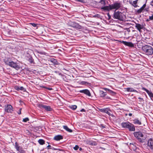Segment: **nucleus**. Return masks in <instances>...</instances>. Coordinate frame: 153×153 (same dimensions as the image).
<instances>
[{"mask_svg":"<svg viewBox=\"0 0 153 153\" xmlns=\"http://www.w3.org/2000/svg\"><path fill=\"white\" fill-rule=\"evenodd\" d=\"M63 128L64 129L68 131L69 132H72V130L69 129L67 126H63Z\"/></svg>","mask_w":153,"mask_h":153,"instance_id":"5701e85b","label":"nucleus"},{"mask_svg":"<svg viewBox=\"0 0 153 153\" xmlns=\"http://www.w3.org/2000/svg\"><path fill=\"white\" fill-rule=\"evenodd\" d=\"M79 148V147L78 145H76L74 147V149L75 150H77Z\"/></svg>","mask_w":153,"mask_h":153,"instance_id":"f704fd0d","label":"nucleus"},{"mask_svg":"<svg viewBox=\"0 0 153 153\" xmlns=\"http://www.w3.org/2000/svg\"><path fill=\"white\" fill-rule=\"evenodd\" d=\"M98 16H99L98 14H97V15H96L95 16H94V17H98Z\"/></svg>","mask_w":153,"mask_h":153,"instance_id":"09e8293b","label":"nucleus"},{"mask_svg":"<svg viewBox=\"0 0 153 153\" xmlns=\"http://www.w3.org/2000/svg\"><path fill=\"white\" fill-rule=\"evenodd\" d=\"M51 146L50 145H48L47 146V147L48 149H53V148H51Z\"/></svg>","mask_w":153,"mask_h":153,"instance_id":"a19ab883","label":"nucleus"},{"mask_svg":"<svg viewBox=\"0 0 153 153\" xmlns=\"http://www.w3.org/2000/svg\"><path fill=\"white\" fill-rule=\"evenodd\" d=\"M24 90V88L23 87L21 86L19 87V90H21V91H23Z\"/></svg>","mask_w":153,"mask_h":153,"instance_id":"ea45409f","label":"nucleus"},{"mask_svg":"<svg viewBox=\"0 0 153 153\" xmlns=\"http://www.w3.org/2000/svg\"><path fill=\"white\" fill-rule=\"evenodd\" d=\"M85 111V110L84 109H82L80 111L81 112Z\"/></svg>","mask_w":153,"mask_h":153,"instance_id":"de8ad7c7","label":"nucleus"},{"mask_svg":"<svg viewBox=\"0 0 153 153\" xmlns=\"http://www.w3.org/2000/svg\"><path fill=\"white\" fill-rule=\"evenodd\" d=\"M142 89L145 91L151 97H153V94L151 91H150L144 88H142Z\"/></svg>","mask_w":153,"mask_h":153,"instance_id":"f3484780","label":"nucleus"},{"mask_svg":"<svg viewBox=\"0 0 153 153\" xmlns=\"http://www.w3.org/2000/svg\"><path fill=\"white\" fill-rule=\"evenodd\" d=\"M91 144L92 145L95 146L97 145V143L95 142H94L92 143H91Z\"/></svg>","mask_w":153,"mask_h":153,"instance_id":"37998d69","label":"nucleus"},{"mask_svg":"<svg viewBox=\"0 0 153 153\" xmlns=\"http://www.w3.org/2000/svg\"><path fill=\"white\" fill-rule=\"evenodd\" d=\"M125 15L123 13L119 11H114L113 18L114 19H118L120 21H123L124 19V17Z\"/></svg>","mask_w":153,"mask_h":153,"instance_id":"20e7f679","label":"nucleus"},{"mask_svg":"<svg viewBox=\"0 0 153 153\" xmlns=\"http://www.w3.org/2000/svg\"><path fill=\"white\" fill-rule=\"evenodd\" d=\"M99 2L101 3L103 6H104L105 5V1L104 0H99Z\"/></svg>","mask_w":153,"mask_h":153,"instance_id":"a878e982","label":"nucleus"},{"mask_svg":"<svg viewBox=\"0 0 153 153\" xmlns=\"http://www.w3.org/2000/svg\"><path fill=\"white\" fill-rule=\"evenodd\" d=\"M143 10L141 9V8H140V9L138 10L137 11V13L138 14H140V13L142 12V11Z\"/></svg>","mask_w":153,"mask_h":153,"instance_id":"c756f323","label":"nucleus"},{"mask_svg":"<svg viewBox=\"0 0 153 153\" xmlns=\"http://www.w3.org/2000/svg\"><path fill=\"white\" fill-rule=\"evenodd\" d=\"M103 89H104L105 90L107 91H108V90H110L109 89H108V88H103Z\"/></svg>","mask_w":153,"mask_h":153,"instance_id":"49530a36","label":"nucleus"},{"mask_svg":"<svg viewBox=\"0 0 153 153\" xmlns=\"http://www.w3.org/2000/svg\"><path fill=\"white\" fill-rule=\"evenodd\" d=\"M107 15H108V20L110 19H111V16L110 15V14H109V13H108Z\"/></svg>","mask_w":153,"mask_h":153,"instance_id":"79ce46f5","label":"nucleus"},{"mask_svg":"<svg viewBox=\"0 0 153 153\" xmlns=\"http://www.w3.org/2000/svg\"><path fill=\"white\" fill-rule=\"evenodd\" d=\"M5 63L6 65L17 70L20 68V67L17 65V64L13 61L9 62L8 61H6L5 62Z\"/></svg>","mask_w":153,"mask_h":153,"instance_id":"39448f33","label":"nucleus"},{"mask_svg":"<svg viewBox=\"0 0 153 153\" xmlns=\"http://www.w3.org/2000/svg\"><path fill=\"white\" fill-rule=\"evenodd\" d=\"M122 42L125 45L131 47H133L134 46V44L131 42H128L123 41Z\"/></svg>","mask_w":153,"mask_h":153,"instance_id":"ddd939ff","label":"nucleus"},{"mask_svg":"<svg viewBox=\"0 0 153 153\" xmlns=\"http://www.w3.org/2000/svg\"><path fill=\"white\" fill-rule=\"evenodd\" d=\"M82 150V149L81 148H79V150L80 151H81V150Z\"/></svg>","mask_w":153,"mask_h":153,"instance_id":"603ef678","label":"nucleus"},{"mask_svg":"<svg viewBox=\"0 0 153 153\" xmlns=\"http://www.w3.org/2000/svg\"><path fill=\"white\" fill-rule=\"evenodd\" d=\"M79 92L81 93H84L88 96H91V94L89 91L88 89H84L80 90L79 91Z\"/></svg>","mask_w":153,"mask_h":153,"instance_id":"f8f14e48","label":"nucleus"},{"mask_svg":"<svg viewBox=\"0 0 153 153\" xmlns=\"http://www.w3.org/2000/svg\"><path fill=\"white\" fill-rule=\"evenodd\" d=\"M20 153H25V152L24 150L21 149L19 151Z\"/></svg>","mask_w":153,"mask_h":153,"instance_id":"473e14b6","label":"nucleus"},{"mask_svg":"<svg viewBox=\"0 0 153 153\" xmlns=\"http://www.w3.org/2000/svg\"><path fill=\"white\" fill-rule=\"evenodd\" d=\"M100 126H101V127H102L103 128H105V126H104L103 124H101L100 125Z\"/></svg>","mask_w":153,"mask_h":153,"instance_id":"a18cd8bd","label":"nucleus"},{"mask_svg":"<svg viewBox=\"0 0 153 153\" xmlns=\"http://www.w3.org/2000/svg\"><path fill=\"white\" fill-rule=\"evenodd\" d=\"M138 98L139 99H140V100H143V99H142L140 97H139Z\"/></svg>","mask_w":153,"mask_h":153,"instance_id":"3c124183","label":"nucleus"},{"mask_svg":"<svg viewBox=\"0 0 153 153\" xmlns=\"http://www.w3.org/2000/svg\"><path fill=\"white\" fill-rule=\"evenodd\" d=\"M16 144V148L17 151H19L21 149H20L19 146L17 144V142L15 143Z\"/></svg>","mask_w":153,"mask_h":153,"instance_id":"c85d7f7f","label":"nucleus"},{"mask_svg":"<svg viewBox=\"0 0 153 153\" xmlns=\"http://www.w3.org/2000/svg\"><path fill=\"white\" fill-rule=\"evenodd\" d=\"M38 143L41 145H42L45 144V141L43 139H39L38 141Z\"/></svg>","mask_w":153,"mask_h":153,"instance_id":"393cba45","label":"nucleus"},{"mask_svg":"<svg viewBox=\"0 0 153 153\" xmlns=\"http://www.w3.org/2000/svg\"><path fill=\"white\" fill-rule=\"evenodd\" d=\"M133 123L135 125H140L142 124L141 120L138 118L134 119L133 120Z\"/></svg>","mask_w":153,"mask_h":153,"instance_id":"9d476101","label":"nucleus"},{"mask_svg":"<svg viewBox=\"0 0 153 153\" xmlns=\"http://www.w3.org/2000/svg\"><path fill=\"white\" fill-rule=\"evenodd\" d=\"M42 87L46 89H47L49 90H51L53 89L51 88H48L45 86H43Z\"/></svg>","mask_w":153,"mask_h":153,"instance_id":"72a5a7b5","label":"nucleus"},{"mask_svg":"<svg viewBox=\"0 0 153 153\" xmlns=\"http://www.w3.org/2000/svg\"><path fill=\"white\" fill-rule=\"evenodd\" d=\"M128 115L129 116H132V114L131 113H129V114H128Z\"/></svg>","mask_w":153,"mask_h":153,"instance_id":"8fccbe9b","label":"nucleus"},{"mask_svg":"<svg viewBox=\"0 0 153 153\" xmlns=\"http://www.w3.org/2000/svg\"><path fill=\"white\" fill-rule=\"evenodd\" d=\"M107 98L108 99H109V97H107Z\"/></svg>","mask_w":153,"mask_h":153,"instance_id":"5fc2aeb1","label":"nucleus"},{"mask_svg":"<svg viewBox=\"0 0 153 153\" xmlns=\"http://www.w3.org/2000/svg\"><path fill=\"white\" fill-rule=\"evenodd\" d=\"M4 110L5 112L12 113L13 111V107L10 105H7V106H5Z\"/></svg>","mask_w":153,"mask_h":153,"instance_id":"0eeeda50","label":"nucleus"},{"mask_svg":"<svg viewBox=\"0 0 153 153\" xmlns=\"http://www.w3.org/2000/svg\"><path fill=\"white\" fill-rule=\"evenodd\" d=\"M49 61L53 63L54 65H58L59 64V63L57 61V60L51 58L50 59Z\"/></svg>","mask_w":153,"mask_h":153,"instance_id":"dca6fc26","label":"nucleus"},{"mask_svg":"<svg viewBox=\"0 0 153 153\" xmlns=\"http://www.w3.org/2000/svg\"><path fill=\"white\" fill-rule=\"evenodd\" d=\"M30 24L31 25H32L34 27H36L37 25L36 24L34 23H30Z\"/></svg>","mask_w":153,"mask_h":153,"instance_id":"4c0bfd02","label":"nucleus"},{"mask_svg":"<svg viewBox=\"0 0 153 153\" xmlns=\"http://www.w3.org/2000/svg\"><path fill=\"white\" fill-rule=\"evenodd\" d=\"M127 91L128 92H137L136 90L133 89V88H128L126 89Z\"/></svg>","mask_w":153,"mask_h":153,"instance_id":"4be33fe9","label":"nucleus"},{"mask_svg":"<svg viewBox=\"0 0 153 153\" xmlns=\"http://www.w3.org/2000/svg\"><path fill=\"white\" fill-rule=\"evenodd\" d=\"M38 105L40 108H44L47 111H51L52 110V108L50 106H47L42 104H39Z\"/></svg>","mask_w":153,"mask_h":153,"instance_id":"423d86ee","label":"nucleus"},{"mask_svg":"<svg viewBox=\"0 0 153 153\" xmlns=\"http://www.w3.org/2000/svg\"><path fill=\"white\" fill-rule=\"evenodd\" d=\"M28 60L31 63H34V60L32 58V57L31 56H30L28 57Z\"/></svg>","mask_w":153,"mask_h":153,"instance_id":"b1692460","label":"nucleus"},{"mask_svg":"<svg viewBox=\"0 0 153 153\" xmlns=\"http://www.w3.org/2000/svg\"><path fill=\"white\" fill-rule=\"evenodd\" d=\"M134 137L137 139L139 141L142 143L144 142L145 138L143 137V135L141 132H134Z\"/></svg>","mask_w":153,"mask_h":153,"instance_id":"7ed1b4c3","label":"nucleus"},{"mask_svg":"<svg viewBox=\"0 0 153 153\" xmlns=\"http://www.w3.org/2000/svg\"><path fill=\"white\" fill-rule=\"evenodd\" d=\"M69 107L71 108L73 110H75L77 107L76 105H72L70 106Z\"/></svg>","mask_w":153,"mask_h":153,"instance_id":"bb28decb","label":"nucleus"},{"mask_svg":"<svg viewBox=\"0 0 153 153\" xmlns=\"http://www.w3.org/2000/svg\"><path fill=\"white\" fill-rule=\"evenodd\" d=\"M135 27L140 32L141 29H143L144 27L143 25H141L139 23H135Z\"/></svg>","mask_w":153,"mask_h":153,"instance_id":"6e6552de","label":"nucleus"},{"mask_svg":"<svg viewBox=\"0 0 153 153\" xmlns=\"http://www.w3.org/2000/svg\"><path fill=\"white\" fill-rule=\"evenodd\" d=\"M152 98H153V97Z\"/></svg>","mask_w":153,"mask_h":153,"instance_id":"4d7b16f0","label":"nucleus"},{"mask_svg":"<svg viewBox=\"0 0 153 153\" xmlns=\"http://www.w3.org/2000/svg\"><path fill=\"white\" fill-rule=\"evenodd\" d=\"M146 3L144 4L140 8L142 9L143 10L144 9V8L146 7Z\"/></svg>","mask_w":153,"mask_h":153,"instance_id":"c9c22d12","label":"nucleus"},{"mask_svg":"<svg viewBox=\"0 0 153 153\" xmlns=\"http://www.w3.org/2000/svg\"><path fill=\"white\" fill-rule=\"evenodd\" d=\"M121 4L119 2H116L114 4H110L108 6L102 7L101 8V10L104 11H109L113 9L117 10L121 7Z\"/></svg>","mask_w":153,"mask_h":153,"instance_id":"f257e3e1","label":"nucleus"},{"mask_svg":"<svg viewBox=\"0 0 153 153\" xmlns=\"http://www.w3.org/2000/svg\"><path fill=\"white\" fill-rule=\"evenodd\" d=\"M130 123L128 122H123L121 124V125L123 128H127Z\"/></svg>","mask_w":153,"mask_h":153,"instance_id":"2eb2a0df","label":"nucleus"},{"mask_svg":"<svg viewBox=\"0 0 153 153\" xmlns=\"http://www.w3.org/2000/svg\"><path fill=\"white\" fill-rule=\"evenodd\" d=\"M1 106V105L0 104V106Z\"/></svg>","mask_w":153,"mask_h":153,"instance_id":"6e6d98bb","label":"nucleus"},{"mask_svg":"<svg viewBox=\"0 0 153 153\" xmlns=\"http://www.w3.org/2000/svg\"><path fill=\"white\" fill-rule=\"evenodd\" d=\"M149 20H149V19H147V21H149Z\"/></svg>","mask_w":153,"mask_h":153,"instance_id":"864d4df0","label":"nucleus"},{"mask_svg":"<svg viewBox=\"0 0 153 153\" xmlns=\"http://www.w3.org/2000/svg\"><path fill=\"white\" fill-rule=\"evenodd\" d=\"M29 118L27 117H26V118H25L23 119V121L25 122H27V121H29Z\"/></svg>","mask_w":153,"mask_h":153,"instance_id":"2f4dec72","label":"nucleus"},{"mask_svg":"<svg viewBox=\"0 0 153 153\" xmlns=\"http://www.w3.org/2000/svg\"><path fill=\"white\" fill-rule=\"evenodd\" d=\"M22 110V108H20L19 110V111L18 112V114H21V111Z\"/></svg>","mask_w":153,"mask_h":153,"instance_id":"c03bdc74","label":"nucleus"},{"mask_svg":"<svg viewBox=\"0 0 153 153\" xmlns=\"http://www.w3.org/2000/svg\"><path fill=\"white\" fill-rule=\"evenodd\" d=\"M14 88H15V89L17 91L19 90V87L17 86H15Z\"/></svg>","mask_w":153,"mask_h":153,"instance_id":"e433bc0d","label":"nucleus"},{"mask_svg":"<svg viewBox=\"0 0 153 153\" xmlns=\"http://www.w3.org/2000/svg\"><path fill=\"white\" fill-rule=\"evenodd\" d=\"M108 110H109L108 108H105L104 109H101L100 111L102 112L105 113L108 115H110V114L108 111Z\"/></svg>","mask_w":153,"mask_h":153,"instance_id":"412c9836","label":"nucleus"},{"mask_svg":"<svg viewBox=\"0 0 153 153\" xmlns=\"http://www.w3.org/2000/svg\"><path fill=\"white\" fill-rule=\"evenodd\" d=\"M63 138V137L62 136L59 135L55 136L54 138V139L55 140L58 141L62 139Z\"/></svg>","mask_w":153,"mask_h":153,"instance_id":"a211bd4d","label":"nucleus"},{"mask_svg":"<svg viewBox=\"0 0 153 153\" xmlns=\"http://www.w3.org/2000/svg\"><path fill=\"white\" fill-rule=\"evenodd\" d=\"M108 91H109V93L113 96L114 95L116 94V93L110 90V89L108 90Z\"/></svg>","mask_w":153,"mask_h":153,"instance_id":"cd10ccee","label":"nucleus"},{"mask_svg":"<svg viewBox=\"0 0 153 153\" xmlns=\"http://www.w3.org/2000/svg\"><path fill=\"white\" fill-rule=\"evenodd\" d=\"M142 50L147 55H152L153 53L152 47L149 45H146L143 46Z\"/></svg>","mask_w":153,"mask_h":153,"instance_id":"f03ea898","label":"nucleus"},{"mask_svg":"<svg viewBox=\"0 0 153 153\" xmlns=\"http://www.w3.org/2000/svg\"><path fill=\"white\" fill-rule=\"evenodd\" d=\"M137 1L138 0H136L133 1L132 2V1H129V3L130 4L133 5L134 7H136L137 6Z\"/></svg>","mask_w":153,"mask_h":153,"instance_id":"6ab92c4d","label":"nucleus"},{"mask_svg":"<svg viewBox=\"0 0 153 153\" xmlns=\"http://www.w3.org/2000/svg\"><path fill=\"white\" fill-rule=\"evenodd\" d=\"M149 20H153V15H152L151 16H149Z\"/></svg>","mask_w":153,"mask_h":153,"instance_id":"58836bf2","label":"nucleus"},{"mask_svg":"<svg viewBox=\"0 0 153 153\" xmlns=\"http://www.w3.org/2000/svg\"><path fill=\"white\" fill-rule=\"evenodd\" d=\"M127 128L128 129V130L131 131H134L135 130V126L133 124L131 123H130Z\"/></svg>","mask_w":153,"mask_h":153,"instance_id":"1a4fd4ad","label":"nucleus"},{"mask_svg":"<svg viewBox=\"0 0 153 153\" xmlns=\"http://www.w3.org/2000/svg\"><path fill=\"white\" fill-rule=\"evenodd\" d=\"M70 26L74 27L79 28L80 26L77 23L75 22H72L70 24Z\"/></svg>","mask_w":153,"mask_h":153,"instance_id":"4468645a","label":"nucleus"},{"mask_svg":"<svg viewBox=\"0 0 153 153\" xmlns=\"http://www.w3.org/2000/svg\"><path fill=\"white\" fill-rule=\"evenodd\" d=\"M81 84L82 85H88L90 83L82 81L81 82Z\"/></svg>","mask_w":153,"mask_h":153,"instance_id":"7c9ffc66","label":"nucleus"},{"mask_svg":"<svg viewBox=\"0 0 153 153\" xmlns=\"http://www.w3.org/2000/svg\"><path fill=\"white\" fill-rule=\"evenodd\" d=\"M148 146H149L150 149H153V141L152 139H150L148 141Z\"/></svg>","mask_w":153,"mask_h":153,"instance_id":"9b49d317","label":"nucleus"},{"mask_svg":"<svg viewBox=\"0 0 153 153\" xmlns=\"http://www.w3.org/2000/svg\"><path fill=\"white\" fill-rule=\"evenodd\" d=\"M106 94V92H104L102 91H100V97H104L105 96Z\"/></svg>","mask_w":153,"mask_h":153,"instance_id":"aec40b11","label":"nucleus"}]
</instances>
